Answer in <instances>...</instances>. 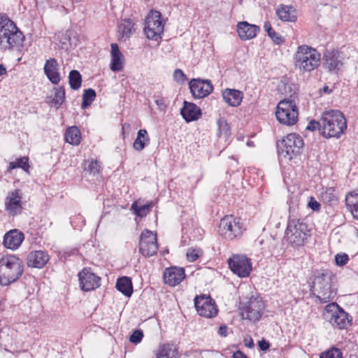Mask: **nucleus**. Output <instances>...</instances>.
Instances as JSON below:
<instances>
[{
    "label": "nucleus",
    "mask_w": 358,
    "mask_h": 358,
    "mask_svg": "<svg viewBox=\"0 0 358 358\" xmlns=\"http://www.w3.org/2000/svg\"><path fill=\"white\" fill-rule=\"evenodd\" d=\"M343 353L337 348H332L326 352L321 353L320 358H342Z\"/></svg>",
    "instance_id": "79ce46f5"
},
{
    "label": "nucleus",
    "mask_w": 358,
    "mask_h": 358,
    "mask_svg": "<svg viewBox=\"0 0 358 358\" xmlns=\"http://www.w3.org/2000/svg\"><path fill=\"white\" fill-rule=\"evenodd\" d=\"M116 288L127 296H130L133 292L131 280L129 278L126 276H123L117 279Z\"/></svg>",
    "instance_id": "72a5a7b5"
},
{
    "label": "nucleus",
    "mask_w": 358,
    "mask_h": 358,
    "mask_svg": "<svg viewBox=\"0 0 358 358\" xmlns=\"http://www.w3.org/2000/svg\"><path fill=\"white\" fill-rule=\"evenodd\" d=\"M218 334L220 336H226L227 334V327L226 326H220L218 330Z\"/></svg>",
    "instance_id": "864d4df0"
},
{
    "label": "nucleus",
    "mask_w": 358,
    "mask_h": 358,
    "mask_svg": "<svg viewBox=\"0 0 358 358\" xmlns=\"http://www.w3.org/2000/svg\"><path fill=\"white\" fill-rule=\"evenodd\" d=\"M278 17L284 22H295L296 20V12L292 6L280 5L277 10Z\"/></svg>",
    "instance_id": "c756f323"
},
{
    "label": "nucleus",
    "mask_w": 358,
    "mask_h": 358,
    "mask_svg": "<svg viewBox=\"0 0 358 358\" xmlns=\"http://www.w3.org/2000/svg\"><path fill=\"white\" fill-rule=\"evenodd\" d=\"M24 36L16 24L5 14L0 13V50L10 51L22 45Z\"/></svg>",
    "instance_id": "f257e3e1"
},
{
    "label": "nucleus",
    "mask_w": 358,
    "mask_h": 358,
    "mask_svg": "<svg viewBox=\"0 0 358 358\" xmlns=\"http://www.w3.org/2000/svg\"><path fill=\"white\" fill-rule=\"evenodd\" d=\"M348 261H349V257L345 253L337 254L335 256V262H336V265H338L339 266H345V264H347Z\"/></svg>",
    "instance_id": "de8ad7c7"
},
{
    "label": "nucleus",
    "mask_w": 358,
    "mask_h": 358,
    "mask_svg": "<svg viewBox=\"0 0 358 358\" xmlns=\"http://www.w3.org/2000/svg\"><path fill=\"white\" fill-rule=\"evenodd\" d=\"M162 100H157L156 103L159 106L162 104Z\"/></svg>",
    "instance_id": "13d9d810"
},
{
    "label": "nucleus",
    "mask_w": 358,
    "mask_h": 358,
    "mask_svg": "<svg viewBox=\"0 0 358 358\" xmlns=\"http://www.w3.org/2000/svg\"><path fill=\"white\" fill-rule=\"evenodd\" d=\"M155 358H179L178 348L173 343H164L159 345L155 353Z\"/></svg>",
    "instance_id": "393cba45"
},
{
    "label": "nucleus",
    "mask_w": 358,
    "mask_h": 358,
    "mask_svg": "<svg viewBox=\"0 0 358 358\" xmlns=\"http://www.w3.org/2000/svg\"><path fill=\"white\" fill-rule=\"evenodd\" d=\"M307 225L300 219H289L285 230L287 241L292 246L303 245L307 238Z\"/></svg>",
    "instance_id": "1a4fd4ad"
},
{
    "label": "nucleus",
    "mask_w": 358,
    "mask_h": 358,
    "mask_svg": "<svg viewBox=\"0 0 358 358\" xmlns=\"http://www.w3.org/2000/svg\"><path fill=\"white\" fill-rule=\"evenodd\" d=\"M294 65L300 73H310L317 69L321 63V54L315 48L301 45L293 57Z\"/></svg>",
    "instance_id": "20e7f679"
},
{
    "label": "nucleus",
    "mask_w": 358,
    "mask_h": 358,
    "mask_svg": "<svg viewBox=\"0 0 358 358\" xmlns=\"http://www.w3.org/2000/svg\"><path fill=\"white\" fill-rule=\"evenodd\" d=\"M322 92L325 94H331L332 92V90L330 89L328 86H324L322 88Z\"/></svg>",
    "instance_id": "6e6d98bb"
},
{
    "label": "nucleus",
    "mask_w": 358,
    "mask_h": 358,
    "mask_svg": "<svg viewBox=\"0 0 358 358\" xmlns=\"http://www.w3.org/2000/svg\"><path fill=\"white\" fill-rule=\"evenodd\" d=\"M194 301L196 310L199 315L212 318L217 315V306L210 296L206 294L196 296Z\"/></svg>",
    "instance_id": "2eb2a0df"
},
{
    "label": "nucleus",
    "mask_w": 358,
    "mask_h": 358,
    "mask_svg": "<svg viewBox=\"0 0 358 358\" xmlns=\"http://www.w3.org/2000/svg\"><path fill=\"white\" fill-rule=\"evenodd\" d=\"M23 261L15 255H4L0 258V285L8 286L17 281L24 273Z\"/></svg>",
    "instance_id": "f03ea898"
},
{
    "label": "nucleus",
    "mask_w": 358,
    "mask_h": 358,
    "mask_svg": "<svg viewBox=\"0 0 358 358\" xmlns=\"http://www.w3.org/2000/svg\"><path fill=\"white\" fill-rule=\"evenodd\" d=\"M185 278V269L176 266L166 268L163 274L165 284L175 287L179 285Z\"/></svg>",
    "instance_id": "aec40b11"
},
{
    "label": "nucleus",
    "mask_w": 358,
    "mask_h": 358,
    "mask_svg": "<svg viewBox=\"0 0 358 358\" xmlns=\"http://www.w3.org/2000/svg\"><path fill=\"white\" fill-rule=\"evenodd\" d=\"M245 227L241 218L234 215H227L221 218L218 224L219 236L227 241H234L242 238Z\"/></svg>",
    "instance_id": "423d86ee"
},
{
    "label": "nucleus",
    "mask_w": 358,
    "mask_h": 358,
    "mask_svg": "<svg viewBox=\"0 0 358 358\" xmlns=\"http://www.w3.org/2000/svg\"><path fill=\"white\" fill-rule=\"evenodd\" d=\"M96 98V92L93 89L89 88L84 90L83 94L82 108L90 106Z\"/></svg>",
    "instance_id": "58836bf2"
},
{
    "label": "nucleus",
    "mask_w": 358,
    "mask_h": 358,
    "mask_svg": "<svg viewBox=\"0 0 358 358\" xmlns=\"http://www.w3.org/2000/svg\"><path fill=\"white\" fill-rule=\"evenodd\" d=\"M343 59L338 50H327L323 54L324 67L330 73L338 74L343 69Z\"/></svg>",
    "instance_id": "dca6fc26"
},
{
    "label": "nucleus",
    "mask_w": 358,
    "mask_h": 358,
    "mask_svg": "<svg viewBox=\"0 0 358 358\" xmlns=\"http://www.w3.org/2000/svg\"><path fill=\"white\" fill-rule=\"evenodd\" d=\"M180 114L187 122H189L197 120L201 117V110L195 103L185 101Z\"/></svg>",
    "instance_id": "5701e85b"
},
{
    "label": "nucleus",
    "mask_w": 358,
    "mask_h": 358,
    "mask_svg": "<svg viewBox=\"0 0 358 358\" xmlns=\"http://www.w3.org/2000/svg\"><path fill=\"white\" fill-rule=\"evenodd\" d=\"M275 116L284 125L293 126L298 121L299 110L294 101L288 99L281 100L277 105Z\"/></svg>",
    "instance_id": "6e6552de"
},
{
    "label": "nucleus",
    "mask_w": 358,
    "mask_h": 358,
    "mask_svg": "<svg viewBox=\"0 0 358 358\" xmlns=\"http://www.w3.org/2000/svg\"><path fill=\"white\" fill-rule=\"evenodd\" d=\"M6 74H7L6 68L2 64H0V76H4Z\"/></svg>",
    "instance_id": "5fc2aeb1"
},
{
    "label": "nucleus",
    "mask_w": 358,
    "mask_h": 358,
    "mask_svg": "<svg viewBox=\"0 0 358 358\" xmlns=\"http://www.w3.org/2000/svg\"><path fill=\"white\" fill-rule=\"evenodd\" d=\"M149 143L150 137L147 130L141 129L137 133V137L133 143V148L136 151H141Z\"/></svg>",
    "instance_id": "473e14b6"
},
{
    "label": "nucleus",
    "mask_w": 358,
    "mask_h": 358,
    "mask_svg": "<svg viewBox=\"0 0 358 358\" xmlns=\"http://www.w3.org/2000/svg\"><path fill=\"white\" fill-rule=\"evenodd\" d=\"M233 273L239 278H247L252 271V260L243 254H233L227 260Z\"/></svg>",
    "instance_id": "9b49d317"
},
{
    "label": "nucleus",
    "mask_w": 358,
    "mask_h": 358,
    "mask_svg": "<svg viewBox=\"0 0 358 358\" xmlns=\"http://www.w3.org/2000/svg\"><path fill=\"white\" fill-rule=\"evenodd\" d=\"M303 144V140L299 134H289L282 141L280 154L291 160L301 153Z\"/></svg>",
    "instance_id": "9d476101"
},
{
    "label": "nucleus",
    "mask_w": 358,
    "mask_h": 358,
    "mask_svg": "<svg viewBox=\"0 0 358 358\" xmlns=\"http://www.w3.org/2000/svg\"><path fill=\"white\" fill-rule=\"evenodd\" d=\"M259 31V27L248 22H241L237 24V32L243 41L250 40L256 37Z\"/></svg>",
    "instance_id": "b1692460"
},
{
    "label": "nucleus",
    "mask_w": 358,
    "mask_h": 358,
    "mask_svg": "<svg viewBox=\"0 0 358 358\" xmlns=\"http://www.w3.org/2000/svg\"><path fill=\"white\" fill-rule=\"evenodd\" d=\"M15 169H22L25 172H29L30 169L29 157H20L16 158L15 161L10 162L8 166V171H10Z\"/></svg>",
    "instance_id": "f704fd0d"
},
{
    "label": "nucleus",
    "mask_w": 358,
    "mask_h": 358,
    "mask_svg": "<svg viewBox=\"0 0 358 358\" xmlns=\"http://www.w3.org/2000/svg\"><path fill=\"white\" fill-rule=\"evenodd\" d=\"M165 21L161 13L151 10L145 16L143 32L149 40L157 41L162 37Z\"/></svg>",
    "instance_id": "0eeeda50"
},
{
    "label": "nucleus",
    "mask_w": 358,
    "mask_h": 358,
    "mask_svg": "<svg viewBox=\"0 0 358 358\" xmlns=\"http://www.w3.org/2000/svg\"><path fill=\"white\" fill-rule=\"evenodd\" d=\"M335 279V275L329 269L315 272L313 284L316 286V297L321 303H328L336 296V291L332 288V283Z\"/></svg>",
    "instance_id": "39448f33"
},
{
    "label": "nucleus",
    "mask_w": 358,
    "mask_h": 358,
    "mask_svg": "<svg viewBox=\"0 0 358 358\" xmlns=\"http://www.w3.org/2000/svg\"><path fill=\"white\" fill-rule=\"evenodd\" d=\"M317 129L321 131V120H320V122L311 120L306 127V129L309 131H315Z\"/></svg>",
    "instance_id": "09e8293b"
},
{
    "label": "nucleus",
    "mask_w": 358,
    "mask_h": 358,
    "mask_svg": "<svg viewBox=\"0 0 358 358\" xmlns=\"http://www.w3.org/2000/svg\"><path fill=\"white\" fill-rule=\"evenodd\" d=\"M3 310V303L1 302H0V313L2 312Z\"/></svg>",
    "instance_id": "4d7b16f0"
},
{
    "label": "nucleus",
    "mask_w": 358,
    "mask_h": 358,
    "mask_svg": "<svg viewBox=\"0 0 358 358\" xmlns=\"http://www.w3.org/2000/svg\"><path fill=\"white\" fill-rule=\"evenodd\" d=\"M324 310L331 315L329 322L335 328L344 329L350 325L352 320L350 319L348 313L337 303L331 302L327 304Z\"/></svg>",
    "instance_id": "f8f14e48"
},
{
    "label": "nucleus",
    "mask_w": 358,
    "mask_h": 358,
    "mask_svg": "<svg viewBox=\"0 0 358 358\" xmlns=\"http://www.w3.org/2000/svg\"><path fill=\"white\" fill-rule=\"evenodd\" d=\"M22 194L20 189H16L8 193L5 199V209L9 215L15 216L22 210Z\"/></svg>",
    "instance_id": "6ab92c4d"
},
{
    "label": "nucleus",
    "mask_w": 358,
    "mask_h": 358,
    "mask_svg": "<svg viewBox=\"0 0 358 358\" xmlns=\"http://www.w3.org/2000/svg\"><path fill=\"white\" fill-rule=\"evenodd\" d=\"M357 234H358V231H357Z\"/></svg>",
    "instance_id": "bf43d9fd"
},
{
    "label": "nucleus",
    "mask_w": 358,
    "mask_h": 358,
    "mask_svg": "<svg viewBox=\"0 0 358 358\" xmlns=\"http://www.w3.org/2000/svg\"><path fill=\"white\" fill-rule=\"evenodd\" d=\"M111 47V62L110 69L113 71H120L124 67V56L119 49L117 43H112Z\"/></svg>",
    "instance_id": "cd10ccee"
},
{
    "label": "nucleus",
    "mask_w": 358,
    "mask_h": 358,
    "mask_svg": "<svg viewBox=\"0 0 358 358\" xmlns=\"http://www.w3.org/2000/svg\"><path fill=\"white\" fill-rule=\"evenodd\" d=\"M136 22L131 19H124L118 27L120 39L129 38L136 31Z\"/></svg>",
    "instance_id": "7c9ffc66"
},
{
    "label": "nucleus",
    "mask_w": 358,
    "mask_h": 358,
    "mask_svg": "<svg viewBox=\"0 0 358 358\" xmlns=\"http://www.w3.org/2000/svg\"><path fill=\"white\" fill-rule=\"evenodd\" d=\"M202 254L200 249L189 248L187 250L186 256L189 262H193L196 261Z\"/></svg>",
    "instance_id": "37998d69"
},
{
    "label": "nucleus",
    "mask_w": 358,
    "mask_h": 358,
    "mask_svg": "<svg viewBox=\"0 0 358 358\" xmlns=\"http://www.w3.org/2000/svg\"><path fill=\"white\" fill-rule=\"evenodd\" d=\"M308 206L309 208H310L313 210L315 211H320L321 208L320 203L318 201H317L313 197H310Z\"/></svg>",
    "instance_id": "8fccbe9b"
},
{
    "label": "nucleus",
    "mask_w": 358,
    "mask_h": 358,
    "mask_svg": "<svg viewBox=\"0 0 358 358\" xmlns=\"http://www.w3.org/2000/svg\"><path fill=\"white\" fill-rule=\"evenodd\" d=\"M65 141L73 145H78L80 143L82 136L78 127L76 126L69 127L65 131Z\"/></svg>",
    "instance_id": "2f4dec72"
},
{
    "label": "nucleus",
    "mask_w": 358,
    "mask_h": 358,
    "mask_svg": "<svg viewBox=\"0 0 358 358\" xmlns=\"http://www.w3.org/2000/svg\"><path fill=\"white\" fill-rule=\"evenodd\" d=\"M264 29L275 44L280 45L284 42V38L273 29L269 21L264 22Z\"/></svg>",
    "instance_id": "c9c22d12"
},
{
    "label": "nucleus",
    "mask_w": 358,
    "mask_h": 358,
    "mask_svg": "<svg viewBox=\"0 0 358 358\" xmlns=\"http://www.w3.org/2000/svg\"><path fill=\"white\" fill-rule=\"evenodd\" d=\"M258 345H259L260 350H262L263 351H266V350H268V348L270 347L269 343L264 339L259 341L258 342Z\"/></svg>",
    "instance_id": "3c124183"
},
{
    "label": "nucleus",
    "mask_w": 358,
    "mask_h": 358,
    "mask_svg": "<svg viewBox=\"0 0 358 358\" xmlns=\"http://www.w3.org/2000/svg\"><path fill=\"white\" fill-rule=\"evenodd\" d=\"M322 198L328 203H331L338 200V198L335 194V190L333 188H327L322 193Z\"/></svg>",
    "instance_id": "c03bdc74"
},
{
    "label": "nucleus",
    "mask_w": 358,
    "mask_h": 358,
    "mask_svg": "<svg viewBox=\"0 0 358 358\" xmlns=\"http://www.w3.org/2000/svg\"><path fill=\"white\" fill-rule=\"evenodd\" d=\"M69 83L71 89L78 90L82 84V77L78 71L72 70L69 73Z\"/></svg>",
    "instance_id": "4c0bfd02"
},
{
    "label": "nucleus",
    "mask_w": 358,
    "mask_h": 358,
    "mask_svg": "<svg viewBox=\"0 0 358 358\" xmlns=\"http://www.w3.org/2000/svg\"><path fill=\"white\" fill-rule=\"evenodd\" d=\"M173 79L178 84H184L187 80V77L185 73L180 69H177L173 72Z\"/></svg>",
    "instance_id": "a18cd8bd"
},
{
    "label": "nucleus",
    "mask_w": 358,
    "mask_h": 358,
    "mask_svg": "<svg viewBox=\"0 0 358 358\" xmlns=\"http://www.w3.org/2000/svg\"><path fill=\"white\" fill-rule=\"evenodd\" d=\"M264 308L265 304L261 298L251 296L242 307L241 314L243 319L257 322L262 317Z\"/></svg>",
    "instance_id": "ddd939ff"
},
{
    "label": "nucleus",
    "mask_w": 358,
    "mask_h": 358,
    "mask_svg": "<svg viewBox=\"0 0 358 358\" xmlns=\"http://www.w3.org/2000/svg\"><path fill=\"white\" fill-rule=\"evenodd\" d=\"M57 61L55 58L48 59L44 65V73L48 80L55 85L61 80Z\"/></svg>",
    "instance_id": "a878e982"
},
{
    "label": "nucleus",
    "mask_w": 358,
    "mask_h": 358,
    "mask_svg": "<svg viewBox=\"0 0 358 358\" xmlns=\"http://www.w3.org/2000/svg\"><path fill=\"white\" fill-rule=\"evenodd\" d=\"M65 100V90L64 87H59L55 89L52 103L57 107L60 106Z\"/></svg>",
    "instance_id": "a19ab883"
},
{
    "label": "nucleus",
    "mask_w": 358,
    "mask_h": 358,
    "mask_svg": "<svg viewBox=\"0 0 358 358\" xmlns=\"http://www.w3.org/2000/svg\"><path fill=\"white\" fill-rule=\"evenodd\" d=\"M78 276L80 287L84 292L94 290L101 285V278L93 273L91 268H83Z\"/></svg>",
    "instance_id": "f3484780"
},
{
    "label": "nucleus",
    "mask_w": 358,
    "mask_h": 358,
    "mask_svg": "<svg viewBox=\"0 0 358 358\" xmlns=\"http://www.w3.org/2000/svg\"><path fill=\"white\" fill-rule=\"evenodd\" d=\"M157 234L147 229L140 236L138 243L139 252L144 257H151L157 254L158 250Z\"/></svg>",
    "instance_id": "4468645a"
},
{
    "label": "nucleus",
    "mask_w": 358,
    "mask_h": 358,
    "mask_svg": "<svg viewBox=\"0 0 358 358\" xmlns=\"http://www.w3.org/2000/svg\"><path fill=\"white\" fill-rule=\"evenodd\" d=\"M232 358H248V357L242 351L237 350L235 352H234V354L232 355Z\"/></svg>",
    "instance_id": "603ef678"
},
{
    "label": "nucleus",
    "mask_w": 358,
    "mask_h": 358,
    "mask_svg": "<svg viewBox=\"0 0 358 358\" xmlns=\"http://www.w3.org/2000/svg\"><path fill=\"white\" fill-rule=\"evenodd\" d=\"M347 129V120L340 110L324 111L321 117V134L325 138H338Z\"/></svg>",
    "instance_id": "7ed1b4c3"
},
{
    "label": "nucleus",
    "mask_w": 358,
    "mask_h": 358,
    "mask_svg": "<svg viewBox=\"0 0 358 358\" xmlns=\"http://www.w3.org/2000/svg\"><path fill=\"white\" fill-rule=\"evenodd\" d=\"M192 96L194 99H204L213 91V85L210 80L200 78H193L189 83Z\"/></svg>",
    "instance_id": "a211bd4d"
},
{
    "label": "nucleus",
    "mask_w": 358,
    "mask_h": 358,
    "mask_svg": "<svg viewBox=\"0 0 358 358\" xmlns=\"http://www.w3.org/2000/svg\"><path fill=\"white\" fill-rule=\"evenodd\" d=\"M224 101L230 106L238 107L243 99V93L235 89H226L222 93Z\"/></svg>",
    "instance_id": "bb28decb"
},
{
    "label": "nucleus",
    "mask_w": 358,
    "mask_h": 358,
    "mask_svg": "<svg viewBox=\"0 0 358 358\" xmlns=\"http://www.w3.org/2000/svg\"><path fill=\"white\" fill-rule=\"evenodd\" d=\"M24 239V234L18 229H11L3 236V245L9 250H15L19 248Z\"/></svg>",
    "instance_id": "412c9836"
},
{
    "label": "nucleus",
    "mask_w": 358,
    "mask_h": 358,
    "mask_svg": "<svg viewBox=\"0 0 358 358\" xmlns=\"http://www.w3.org/2000/svg\"><path fill=\"white\" fill-rule=\"evenodd\" d=\"M345 201L348 210L355 219L358 220V188L348 192Z\"/></svg>",
    "instance_id": "c85d7f7f"
},
{
    "label": "nucleus",
    "mask_w": 358,
    "mask_h": 358,
    "mask_svg": "<svg viewBox=\"0 0 358 358\" xmlns=\"http://www.w3.org/2000/svg\"><path fill=\"white\" fill-rule=\"evenodd\" d=\"M143 338V333L141 330L137 329L134 331L130 336L129 341L131 343L138 344L141 342Z\"/></svg>",
    "instance_id": "49530a36"
},
{
    "label": "nucleus",
    "mask_w": 358,
    "mask_h": 358,
    "mask_svg": "<svg viewBox=\"0 0 358 358\" xmlns=\"http://www.w3.org/2000/svg\"><path fill=\"white\" fill-rule=\"evenodd\" d=\"M48 261L49 255L43 250L31 251L27 257V264L31 268H42Z\"/></svg>",
    "instance_id": "4be33fe9"
},
{
    "label": "nucleus",
    "mask_w": 358,
    "mask_h": 358,
    "mask_svg": "<svg viewBox=\"0 0 358 358\" xmlns=\"http://www.w3.org/2000/svg\"><path fill=\"white\" fill-rule=\"evenodd\" d=\"M85 170L87 171L90 174H99L101 170V164L99 161L94 159H89L84 162Z\"/></svg>",
    "instance_id": "e433bc0d"
},
{
    "label": "nucleus",
    "mask_w": 358,
    "mask_h": 358,
    "mask_svg": "<svg viewBox=\"0 0 358 358\" xmlns=\"http://www.w3.org/2000/svg\"><path fill=\"white\" fill-rule=\"evenodd\" d=\"M150 204H145L139 206L138 201H134L131 205V209L135 212L137 216L145 217L150 210Z\"/></svg>",
    "instance_id": "ea45409f"
}]
</instances>
